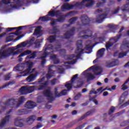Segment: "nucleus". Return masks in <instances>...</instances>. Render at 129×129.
Returning a JSON list of instances; mask_svg holds the SVG:
<instances>
[{
	"label": "nucleus",
	"instance_id": "nucleus-47",
	"mask_svg": "<svg viewBox=\"0 0 129 129\" xmlns=\"http://www.w3.org/2000/svg\"><path fill=\"white\" fill-rule=\"evenodd\" d=\"M54 93L55 97H61V95H60V93L58 92V88H55Z\"/></svg>",
	"mask_w": 129,
	"mask_h": 129
},
{
	"label": "nucleus",
	"instance_id": "nucleus-18",
	"mask_svg": "<svg viewBox=\"0 0 129 129\" xmlns=\"http://www.w3.org/2000/svg\"><path fill=\"white\" fill-rule=\"evenodd\" d=\"M52 67H54V65H50L48 67V71L46 75V78L47 80L51 79L53 77V75L54 74V72H55V71L52 70Z\"/></svg>",
	"mask_w": 129,
	"mask_h": 129
},
{
	"label": "nucleus",
	"instance_id": "nucleus-60",
	"mask_svg": "<svg viewBox=\"0 0 129 129\" xmlns=\"http://www.w3.org/2000/svg\"><path fill=\"white\" fill-rule=\"evenodd\" d=\"M57 28H58V26L53 27L52 30L54 32V34H57V33H58V32H59Z\"/></svg>",
	"mask_w": 129,
	"mask_h": 129
},
{
	"label": "nucleus",
	"instance_id": "nucleus-46",
	"mask_svg": "<svg viewBox=\"0 0 129 129\" xmlns=\"http://www.w3.org/2000/svg\"><path fill=\"white\" fill-rule=\"evenodd\" d=\"M2 4H4V5H10V7H12V2H11V0H2Z\"/></svg>",
	"mask_w": 129,
	"mask_h": 129
},
{
	"label": "nucleus",
	"instance_id": "nucleus-31",
	"mask_svg": "<svg viewBox=\"0 0 129 129\" xmlns=\"http://www.w3.org/2000/svg\"><path fill=\"white\" fill-rule=\"evenodd\" d=\"M28 113H29V111L27 109H22L18 111L17 115H23L24 114H28Z\"/></svg>",
	"mask_w": 129,
	"mask_h": 129
},
{
	"label": "nucleus",
	"instance_id": "nucleus-19",
	"mask_svg": "<svg viewBox=\"0 0 129 129\" xmlns=\"http://www.w3.org/2000/svg\"><path fill=\"white\" fill-rule=\"evenodd\" d=\"M116 42H117V39H115V38H112L110 39L105 45L106 50H109V48H110L111 46H113L114 44H115Z\"/></svg>",
	"mask_w": 129,
	"mask_h": 129
},
{
	"label": "nucleus",
	"instance_id": "nucleus-56",
	"mask_svg": "<svg viewBox=\"0 0 129 129\" xmlns=\"http://www.w3.org/2000/svg\"><path fill=\"white\" fill-rule=\"evenodd\" d=\"M60 54L62 56L66 55V49L62 48L60 50Z\"/></svg>",
	"mask_w": 129,
	"mask_h": 129
},
{
	"label": "nucleus",
	"instance_id": "nucleus-49",
	"mask_svg": "<svg viewBox=\"0 0 129 129\" xmlns=\"http://www.w3.org/2000/svg\"><path fill=\"white\" fill-rule=\"evenodd\" d=\"M55 14L56 12H54V11H50L48 12V15H47L46 16H47V17H55Z\"/></svg>",
	"mask_w": 129,
	"mask_h": 129
},
{
	"label": "nucleus",
	"instance_id": "nucleus-35",
	"mask_svg": "<svg viewBox=\"0 0 129 129\" xmlns=\"http://www.w3.org/2000/svg\"><path fill=\"white\" fill-rule=\"evenodd\" d=\"M96 97H97V96H96V95H95L92 97H91V95H89V98L90 101H92V100H93V102H94L95 104H96V105H97L98 104V101H97V100L95 99V98H96Z\"/></svg>",
	"mask_w": 129,
	"mask_h": 129
},
{
	"label": "nucleus",
	"instance_id": "nucleus-48",
	"mask_svg": "<svg viewBox=\"0 0 129 129\" xmlns=\"http://www.w3.org/2000/svg\"><path fill=\"white\" fill-rule=\"evenodd\" d=\"M41 43H42V41H40V40L39 39L36 40L35 44L36 48L40 47V46H41Z\"/></svg>",
	"mask_w": 129,
	"mask_h": 129
},
{
	"label": "nucleus",
	"instance_id": "nucleus-29",
	"mask_svg": "<svg viewBox=\"0 0 129 129\" xmlns=\"http://www.w3.org/2000/svg\"><path fill=\"white\" fill-rule=\"evenodd\" d=\"M104 52H105V48H101L98 51L97 56L98 57V58H102V57H103V55H104Z\"/></svg>",
	"mask_w": 129,
	"mask_h": 129
},
{
	"label": "nucleus",
	"instance_id": "nucleus-5",
	"mask_svg": "<svg viewBox=\"0 0 129 129\" xmlns=\"http://www.w3.org/2000/svg\"><path fill=\"white\" fill-rule=\"evenodd\" d=\"M83 41L82 40H78L77 42V50L76 51L75 53H77V56L75 54H71V57H69V60H72L73 58H80L82 54L80 52H78L79 50H81L83 48V45H82Z\"/></svg>",
	"mask_w": 129,
	"mask_h": 129
},
{
	"label": "nucleus",
	"instance_id": "nucleus-34",
	"mask_svg": "<svg viewBox=\"0 0 129 129\" xmlns=\"http://www.w3.org/2000/svg\"><path fill=\"white\" fill-rule=\"evenodd\" d=\"M35 88H36V86H27V94H29V93H32V92H34Z\"/></svg>",
	"mask_w": 129,
	"mask_h": 129
},
{
	"label": "nucleus",
	"instance_id": "nucleus-57",
	"mask_svg": "<svg viewBox=\"0 0 129 129\" xmlns=\"http://www.w3.org/2000/svg\"><path fill=\"white\" fill-rule=\"evenodd\" d=\"M11 74H12V73H10L9 74H8L7 75L5 76L4 77V80H10V78H11V77L12 76L11 75Z\"/></svg>",
	"mask_w": 129,
	"mask_h": 129
},
{
	"label": "nucleus",
	"instance_id": "nucleus-11",
	"mask_svg": "<svg viewBox=\"0 0 129 129\" xmlns=\"http://www.w3.org/2000/svg\"><path fill=\"white\" fill-rule=\"evenodd\" d=\"M76 30V27H73L70 30L67 31L64 34V39H70L71 37L74 36Z\"/></svg>",
	"mask_w": 129,
	"mask_h": 129
},
{
	"label": "nucleus",
	"instance_id": "nucleus-25",
	"mask_svg": "<svg viewBox=\"0 0 129 129\" xmlns=\"http://www.w3.org/2000/svg\"><path fill=\"white\" fill-rule=\"evenodd\" d=\"M95 112V109H92L88 112H87L85 114H84L83 116H82L81 117H80L79 119H78V121H81V120H83V119H84L85 117H87V116H89V115H91V114H93Z\"/></svg>",
	"mask_w": 129,
	"mask_h": 129
},
{
	"label": "nucleus",
	"instance_id": "nucleus-4",
	"mask_svg": "<svg viewBox=\"0 0 129 129\" xmlns=\"http://www.w3.org/2000/svg\"><path fill=\"white\" fill-rule=\"evenodd\" d=\"M26 65L28 66V68L24 71L23 72H21V74L19 76L20 77H22L23 76H28V75H30L31 73H33L35 70H36L35 69H33L32 70V68H33V62L28 61L26 62Z\"/></svg>",
	"mask_w": 129,
	"mask_h": 129
},
{
	"label": "nucleus",
	"instance_id": "nucleus-51",
	"mask_svg": "<svg viewBox=\"0 0 129 129\" xmlns=\"http://www.w3.org/2000/svg\"><path fill=\"white\" fill-rule=\"evenodd\" d=\"M129 124V119L121 123L120 126H126Z\"/></svg>",
	"mask_w": 129,
	"mask_h": 129
},
{
	"label": "nucleus",
	"instance_id": "nucleus-30",
	"mask_svg": "<svg viewBox=\"0 0 129 129\" xmlns=\"http://www.w3.org/2000/svg\"><path fill=\"white\" fill-rule=\"evenodd\" d=\"M19 92L21 95H26L28 94V91L27 89V86H23L19 89Z\"/></svg>",
	"mask_w": 129,
	"mask_h": 129
},
{
	"label": "nucleus",
	"instance_id": "nucleus-37",
	"mask_svg": "<svg viewBox=\"0 0 129 129\" xmlns=\"http://www.w3.org/2000/svg\"><path fill=\"white\" fill-rule=\"evenodd\" d=\"M128 82H129V78L125 81V82L121 86L122 87L121 89L122 90H123V91H124V90H126V89L128 88V87L125 85V84H127V83H128Z\"/></svg>",
	"mask_w": 129,
	"mask_h": 129
},
{
	"label": "nucleus",
	"instance_id": "nucleus-1",
	"mask_svg": "<svg viewBox=\"0 0 129 129\" xmlns=\"http://www.w3.org/2000/svg\"><path fill=\"white\" fill-rule=\"evenodd\" d=\"M7 48V45H4L0 49V59H5V58H8L10 56H15L16 55H19L22 52V49H18L15 51V49L13 48H9L8 49L5 50Z\"/></svg>",
	"mask_w": 129,
	"mask_h": 129
},
{
	"label": "nucleus",
	"instance_id": "nucleus-42",
	"mask_svg": "<svg viewBox=\"0 0 129 129\" xmlns=\"http://www.w3.org/2000/svg\"><path fill=\"white\" fill-rule=\"evenodd\" d=\"M27 46V43L26 42H23L19 44H18L17 46V49H20V48H25Z\"/></svg>",
	"mask_w": 129,
	"mask_h": 129
},
{
	"label": "nucleus",
	"instance_id": "nucleus-61",
	"mask_svg": "<svg viewBox=\"0 0 129 129\" xmlns=\"http://www.w3.org/2000/svg\"><path fill=\"white\" fill-rule=\"evenodd\" d=\"M125 112V110L123 109L120 111V112H118L116 113L117 116H119V115H121V114H123Z\"/></svg>",
	"mask_w": 129,
	"mask_h": 129
},
{
	"label": "nucleus",
	"instance_id": "nucleus-21",
	"mask_svg": "<svg viewBox=\"0 0 129 129\" xmlns=\"http://www.w3.org/2000/svg\"><path fill=\"white\" fill-rule=\"evenodd\" d=\"M25 26H20L18 27H13L11 28V32L12 31H13V30H17L15 32H12L11 33H9V35H16V36H19L20 34H19V31H21L23 29V28H25Z\"/></svg>",
	"mask_w": 129,
	"mask_h": 129
},
{
	"label": "nucleus",
	"instance_id": "nucleus-62",
	"mask_svg": "<svg viewBox=\"0 0 129 129\" xmlns=\"http://www.w3.org/2000/svg\"><path fill=\"white\" fill-rule=\"evenodd\" d=\"M57 79L54 78L53 80H52L50 81V83L51 84V85H55V84H56V82H57Z\"/></svg>",
	"mask_w": 129,
	"mask_h": 129
},
{
	"label": "nucleus",
	"instance_id": "nucleus-58",
	"mask_svg": "<svg viewBox=\"0 0 129 129\" xmlns=\"http://www.w3.org/2000/svg\"><path fill=\"white\" fill-rule=\"evenodd\" d=\"M45 78H46L45 77H43L41 78V79H39L38 80V83L39 84H42V83H43L42 82H44L45 81Z\"/></svg>",
	"mask_w": 129,
	"mask_h": 129
},
{
	"label": "nucleus",
	"instance_id": "nucleus-50",
	"mask_svg": "<svg viewBox=\"0 0 129 129\" xmlns=\"http://www.w3.org/2000/svg\"><path fill=\"white\" fill-rule=\"evenodd\" d=\"M115 110V107L112 106L111 108L109 109L108 111V115H110L111 113H113L114 112V111Z\"/></svg>",
	"mask_w": 129,
	"mask_h": 129
},
{
	"label": "nucleus",
	"instance_id": "nucleus-10",
	"mask_svg": "<svg viewBox=\"0 0 129 129\" xmlns=\"http://www.w3.org/2000/svg\"><path fill=\"white\" fill-rule=\"evenodd\" d=\"M79 7V4L78 2H77L74 5H70L69 4L64 3L62 6V10H67V11H70V10H72L74 8H78Z\"/></svg>",
	"mask_w": 129,
	"mask_h": 129
},
{
	"label": "nucleus",
	"instance_id": "nucleus-8",
	"mask_svg": "<svg viewBox=\"0 0 129 129\" xmlns=\"http://www.w3.org/2000/svg\"><path fill=\"white\" fill-rule=\"evenodd\" d=\"M84 34L85 35L81 36L83 39H88V38H92L93 36V32L90 29L84 30L80 32V35Z\"/></svg>",
	"mask_w": 129,
	"mask_h": 129
},
{
	"label": "nucleus",
	"instance_id": "nucleus-3",
	"mask_svg": "<svg viewBox=\"0 0 129 129\" xmlns=\"http://www.w3.org/2000/svg\"><path fill=\"white\" fill-rule=\"evenodd\" d=\"M17 102V99H14L12 98L10 99H9L7 102L5 103H0V107L1 110L2 111H4L5 109H6L7 107L8 106H10L11 108H14L15 105L16 104V103Z\"/></svg>",
	"mask_w": 129,
	"mask_h": 129
},
{
	"label": "nucleus",
	"instance_id": "nucleus-39",
	"mask_svg": "<svg viewBox=\"0 0 129 129\" xmlns=\"http://www.w3.org/2000/svg\"><path fill=\"white\" fill-rule=\"evenodd\" d=\"M77 20H78V17H73L69 20V22L70 25H74Z\"/></svg>",
	"mask_w": 129,
	"mask_h": 129
},
{
	"label": "nucleus",
	"instance_id": "nucleus-6",
	"mask_svg": "<svg viewBox=\"0 0 129 129\" xmlns=\"http://www.w3.org/2000/svg\"><path fill=\"white\" fill-rule=\"evenodd\" d=\"M28 55L26 59H35V57H37V52L36 51H33V52L32 51L30 50H27L24 51L22 53L20 54L18 56V58H21V57H23V56H27Z\"/></svg>",
	"mask_w": 129,
	"mask_h": 129
},
{
	"label": "nucleus",
	"instance_id": "nucleus-17",
	"mask_svg": "<svg viewBox=\"0 0 129 129\" xmlns=\"http://www.w3.org/2000/svg\"><path fill=\"white\" fill-rule=\"evenodd\" d=\"M106 18H107V14H102L97 16L96 22L98 24H101V23L104 21V20H105Z\"/></svg>",
	"mask_w": 129,
	"mask_h": 129
},
{
	"label": "nucleus",
	"instance_id": "nucleus-64",
	"mask_svg": "<svg viewBox=\"0 0 129 129\" xmlns=\"http://www.w3.org/2000/svg\"><path fill=\"white\" fill-rule=\"evenodd\" d=\"M81 96H82V95H81V93H79V94H77V95L75 96V97H74L75 100H78V99H79V98H80V97H81Z\"/></svg>",
	"mask_w": 129,
	"mask_h": 129
},
{
	"label": "nucleus",
	"instance_id": "nucleus-15",
	"mask_svg": "<svg viewBox=\"0 0 129 129\" xmlns=\"http://www.w3.org/2000/svg\"><path fill=\"white\" fill-rule=\"evenodd\" d=\"M105 90H107V87H106L104 89H103V87H100L97 89L96 91H95V88H93L92 90L90 91L89 94V95H91V94H92L93 93H94V94H96L97 93H98V92H100L101 94V93H102L103 91H105Z\"/></svg>",
	"mask_w": 129,
	"mask_h": 129
},
{
	"label": "nucleus",
	"instance_id": "nucleus-12",
	"mask_svg": "<svg viewBox=\"0 0 129 129\" xmlns=\"http://www.w3.org/2000/svg\"><path fill=\"white\" fill-rule=\"evenodd\" d=\"M85 3H88V4L85 5V7H86V8H88L89 7H92V6L94 5V1L92 0H83L81 2H78L79 7H83Z\"/></svg>",
	"mask_w": 129,
	"mask_h": 129
},
{
	"label": "nucleus",
	"instance_id": "nucleus-14",
	"mask_svg": "<svg viewBox=\"0 0 129 129\" xmlns=\"http://www.w3.org/2000/svg\"><path fill=\"white\" fill-rule=\"evenodd\" d=\"M43 94L45 97L48 98L49 100H51V101H53V100H55V98L53 97L51 90H46L43 92Z\"/></svg>",
	"mask_w": 129,
	"mask_h": 129
},
{
	"label": "nucleus",
	"instance_id": "nucleus-20",
	"mask_svg": "<svg viewBox=\"0 0 129 129\" xmlns=\"http://www.w3.org/2000/svg\"><path fill=\"white\" fill-rule=\"evenodd\" d=\"M15 5L12 6L13 9H18V8H21L23 7L24 5V1L26 0H13Z\"/></svg>",
	"mask_w": 129,
	"mask_h": 129
},
{
	"label": "nucleus",
	"instance_id": "nucleus-38",
	"mask_svg": "<svg viewBox=\"0 0 129 129\" xmlns=\"http://www.w3.org/2000/svg\"><path fill=\"white\" fill-rule=\"evenodd\" d=\"M41 20V22H48V21H50L51 20V18L48 17L46 15V16H43L42 17H40L39 18V20Z\"/></svg>",
	"mask_w": 129,
	"mask_h": 129
},
{
	"label": "nucleus",
	"instance_id": "nucleus-13",
	"mask_svg": "<svg viewBox=\"0 0 129 129\" xmlns=\"http://www.w3.org/2000/svg\"><path fill=\"white\" fill-rule=\"evenodd\" d=\"M10 119H11V115H8L6 116L3 119L0 121V127H4L5 125H7L8 123L10 122Z\"/></svg>",
	"mask_w": 129,
	"mask_h": 129
},
{
	"label": "nucleus",
	"instance_id": "nucleus-22",
	"mask_svg": "<svg viewBox=\"0 0 129 129\" xmlns=\"http://www.w3.org/2000/svg\"><path fill=\"white\" fill-rule=\"evenodd\" d=\"M24 119H21L20 117H17L15 118L14 121V124L16 126H18V127H23L24 126V123L22 122V121Z\"/></svg>",
	"mask_w": 129,
	"mask_h": 129
},
{
	"label": "nucleus",
	"instance_id": "nucleus-45",
	"mask_svg": "<svg viewBox=\"0 0 129 129\" xmlns=\"http://www.w3.org/2000/svg\"><path fill=\"white\" fill-rule=\"evenodd\" d=\"M14 38H15V35H9L6 37L7 42H11L14 40Z\"/></svg>",
	"mask_w": 129,
	"mask_h": 129
},
{
	"label": "nucleus",
	"instance_id": "nucleus-53",
	"mask_svg": "<svg viewBox=\"0 0 129 129\" xmlns=\"http://www.w3.org/2000/svg\"><path fill=\"white\" fill-rule=\"evenodd\" d=\"M105 67L107 68H111V62L110 61H107L105 62Z\"/></svg>",
	"mask_w": 129,
	"mask_h": 129
},
{
	"label": "nucleus",
	"instance_id": "nucleus-9",
	"mask_svg": "<svg viewBox=\"0 0 129 129\" xmlns=\"http://www.w3.org/2000/svg\"><path fill=\"white\" fill-rule=\"evenodd\" d=\"M80 19L82 23V25H81V26H90V22H91V20L89 19V18L84 15H82Z\"/></svg>",
	"mask_w": 129,
	"mask_h": 129
},
{
	"label": "nucleus",
	"instance_id": "nucleus-16",
	"mask_svg": "<svg viewBox=\"0 0 129 129\" xmlns=\"http://www.w3.org/2000/svg\"><path fill=\"white\" fill-rule=\"evenodd\" d=\"M78 77V74L75 75L73 78L71 79V82L70 83H68L65 85L66 87L68 89V90H70V89H72V86H73V83H74V82L77 79V78Z\"/></svg>",
	"mask_w": 129,
	"mask_h": 129
},
{
	"label": "nucleus",
	"instance_id": "nucleus-2",
	"mask_svg": "<svg viewBox=\"0 0 129 129\" xmlns=\"http://www.w3.org/2000/svg\"><path fill=\"white\" fill-rule=\"evenodd\" d=\"M54 46L52 44L48 45L47 47L45 48L44 53L42 54V56L39 58L40 60H42L41 62V66H44L46 64V62L47 60H46V58H47V56L49 55H53L54 54V50H52L50 52H46L47 50H53Z\"/></svg>",
	"mask_w": 129,
	"mask_h": 129
},
{
	"label": "nucleus",
	"instance_id": "nucleus-27",
	"mask_svg": "<svg viewBox=\"0 0 129 129\" xmlns=\"http://www.w3.org/2000/svg\"><path fill=\"white\" fill-rule=\"evenodd\" d=\"M71 14H72V12H70L69 13H67L65 16L62 15L60 17H58L56 19V21H57L58 23H64V22H65V18L66 17H68V16H69V15H70Z\"/></svg>",
	"mask_w": 129,
	"mask_h": 129
},
{
	"label": "nucleus",
	"instance_id": "nucleus-43",
	"mask_svg": "<svg viewBox=\"0 0 129 129\" xmlns=\"http://www.w3.org/2000/svg\"><path fill=\"white\" fill-rule=\"evenodd\" d=\"M13 84H15V81H14L8 83L7 84L5 85L2 87H0V90L4 88H5V87H7V86H9V85H13Z\"/></svg>",
	"mask_w": 129,
	"mask_h": 129
},
{
	"label": "nucleus",
	"instance_id": "nucleus-23",
	"mask_svg": "<svg viewBox=\"0 0 129 129\" xmlns=\"http://www.w3.org/2000/svg\"><path fill=\"white\" fill-rule=\"evenodd\" d=\"M35 106L36 103L32 101H28L25 105V107L28 109H32L34 108V107H35Z\"/></svg>",
	"mask_w": 129,
	"mask_h": 129
},
{
	"label": "nucleus",
	"instance_id": "nucleus-41",
	"mask_svg": "<svg viewBox=\"0 0 129 129\" xmlns=\"http://www.w3.org/2000/svg\"><path fill=\"white\" fill-rule=\"evenodd\" d=\"M56 20H57V19H55L54 18H50V21H51L50 25H51V26H52V27H54V26H55V25H57V22L58 21Z\"/></svg>",
	"mask_w": 129,
	"mask_h": 129
},
{
	"label": "nucleus",
	"instance_id": "nucleus-7",
	"mask_svg": "<svg viewBox=\"0 0 129 129\" xmlns=\"http://www.w3.org/2000/svg\"><path fill=\"white\" fill-rule=\"evenodd\" d=\"M94 66H92L90 67L89 69H88L87 70L84 71L83 72V75L84 76H86L87 79L88 80H93V79H95V77L92 74V73H87V71H89L90 70H92V69H94L95 70H100V67H95V68H94Z\"/></svg>",
	"mask_w": 129,
	"mask_h": 129
},
{
	"label": "nucleus",
	"instance_id": "nucleus-52",
	"mask_svg": "<svg viewBox=\"0 0 129 129\" xmlns=\"http://www.w3.org/2000/svg\"><path fill=\"white\" fill-rule=\"evenodd\" d=\"M21 68V70H24V67H22V66H17L15 68H14V70H15V71H21V70H20Z\"/></svg>",
	"mask_w": 129,
	"mask_h": 129
},
{
	"label": "nucleus",
	"instance_id": "nucleus-59",
	"mask_svg": "<svg viewBox=\"0 0 129 129\" xmlns=\"http://www.w3.org/2000/svg\"><path fill=\"white\" fill-rule=\"evenodd\" d=\"M59 94L60 96H63V95H66L67 94V90H63L59 93Z\"/></svg>",
	"mask_w": 129,
	"mask_h": 129
},
{
	"label": "nucleus",
	"instance_id": "nucleus-63",
	"mask_svg": "<svg viewBox=\"0 0 129 129\" xmlns=\"http://www.w3.org/2000/svg\"><path fill=\"white\" fill-rule=\"evenodd\" d=\"M42 127V124L41 123H38V124L32 128V129H38Z\"/></svg>",
	"mask_w": 129,
	"mask_h": 129
},
{
	"label": "nucleus",
	"instance_id": "nucleus-26",
	"mask_svg": "<svg viewBox=\"0 0 129 129\" xmlns=\"http://www.w3.org/2000/svg\"><path fill=\"white\" fill-rule=\"evenodd\" d=\"M36 119H37V116L35 115L30 116L27 119V124H28V125H31V124H33V122H34Z\"/></svg>",
	"mask_w": 129,
	"mask_h": 129
},
{
	"label": "nucleus",
	"instance_id": "nucleus-44",
	"mask_svg": "<svg viewBox=\"0 0 129 129\" xmlns=\"http://www.w3.org/2000/svg\"><path fill=\"white\" fill-rule=\"evenodd\" d=\"M63 14L61 13L60 10L55 11V17L58 19V18H60V17H62L63 16Z\"/></svg>",
	"mask_w": 129,
	"mask_h": 129
},
{
	"label": "nucleus",
	"instance_id": "nucleus-33",
	"mask_svg": "<svg viewBox=\"0 0 129 129\" xmlns=\"http://www.w3.org/2000/svg\"><path fill=\"white\" fill-rule=\"evenodd\" d=\"M41 29H42V27L41 26H37L36 28L35 29L33 35H36V36H38V35H40L41 33Z\"/></svg>",
	"mask_w": 129,
	"mask_h": 129
},
{
	"label": "nucleus",
	"instance_id": "nucleus-36",
	"mask_svg": "<svg viewBox=\"0 0 129 129\" xmlns=\"http://www.w3.org/2000/svg\"><path fill=\"white\" fill-rule=\"evenodd\" d=\"M111 68L112 67H115V66H117L118 64H119V61L118 59H114V60L110 61Z\"/></svg>",
	"mask_w": 129,
	"mask_h": 129
},
{
	"label": "nucleus",
	"instance_id": "nucleus-54",
	"mask_svg": "<svg viewBox=\"0 0 129 129\" xmlns=\"http://www.w3.org/2000/svg\"><path fill=\"white\" fill-rule=\"evenodd\" d=\"M121 11L122 12H128L129 9L128 8H127V5H124L121 9Z\"/></svg>",
	"mask_w": 129,
	"mask_h": 129
},
{
	"label": "nucleus",
	"instance_id": "nucleus-40",
	"mask_svg": "<svg viewBox=\"0 0 129 129\" xmlns=\"http://www.w3.org/2000/svg\"><path fill=\"white\" fill-rule=\"evenodd\" d=\"M48 40L49 43H53V42H54V41H56V36L51 35L48 37Z\"/></svg>",
	"mask_w": 129,
	"mask_h": 129
},
{
	"label": "nucleus",
	"instance_id": "nucleus-55",
	"mask_svg": "<svg viewBox=\"0 0 129 129\" xmlns=\"http://www.w3.org/2000/svg\"><path fill=\"white\" fill-rule=\"evenodd\" d=\"M108 27L111 30H115V28H116L117 26L115 25L108 24Z\"/></svg>",
	"mask_w": 129,
	"mask_h": 129
},
{
	"label": "nucleus",
	"instance_id": "nucleus-32",
	"mask_svg": "<svg viewBox=\"0 0 129 129\" xmlns=\"http://www.w3.org/2000/svg\"><path fill=\"white\" fill-rule=\"evenodd\" d=\"M20 100L18 101L17 105L16 106V108H18V107H19L20 105H21V104H23V103H24L25 96L20 97Z\"/></svg>",
	"mask_w": 129,
	"mask_h": 129
},
{
	"label": "nucleus",
	"instance_id": "nucleus-24",
	"mask_svg": "<svg viewBox=\"0 0 129 129\" xmlns=\"http://www.w3.org/2000/svg\"><path fill=\"white\" fill-rule=\"evenodd\" d=\"M38 75V72H36L35 74H32L29 76H28L26 80L27 82H32V81H35V79Z\"/></svg>",
	"mask_w": 129,
	"mask_h": 129
},
{
	"label": "nucleus",
	"instance_id": "nucleus-28",
	"mask_svg": "<svg viewBox=\"0 0 129 129\" xmlns=\"http://www.w3.org/2000/svg\"><path fill=\"white\" fill-rule=\"evenodd\" d=\"M49 85V81H46L44 83L40 84V85L38 87V90H44L46 88V86Z\"/></svg>",
	"mask_w": 129,
	"mask_h": 129
}]
</instances>
